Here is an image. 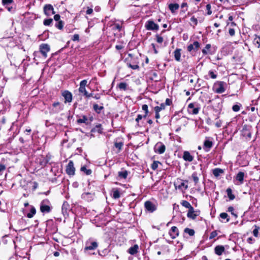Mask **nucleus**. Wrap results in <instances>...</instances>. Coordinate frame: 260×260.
Masks as SVG:
<instances>
[{
    "instance_id": "nucleus-5",
    "label": "nucleus",
    "mask_w": 260,
    "mask_h": 260,
    "mask_svg": "<svg viewBox=\"0 0 260 260\" xmlns=\"http://www.w3.org/2000/svg\"><path fill=\"white\" fill-rule=\"evenodd\" d=\"M188 109L189 113L196 115L199 113L200 108L195 103H190L188 106Z\"/></svg>"
},
{
    "instance_id": "nucleus-36",
    "label": "nucleus",
    "mask_w": 260,
    "mask_h": 260,
    "mask_svg": "<svg viewBox=\"0 0 260 260\" xmlns=\"http://www.w3.org/2000/svg\"><path fill=\"white\" fill-rule=\"evenodd\" d=\"M2 4L5 7H7L13 3V0H2Z\"/></svg>"
},
{
    "instance_id": "nucleus-39",
    "label": "nucleus",
    "mask_w": 260,
    "mask_h": 260,
    "mask_svg": "<svg viewBox=\"0 0 260 260\" xmlns=\"http://www.w3.org/2000/svg\"><path fill=\"white\" fill-rule=\"evenodd\" d=\"M159 162L158 161H154L151 165V168L153 170H155L158 168V165Z\"/></svg>"
},
{
    "instance_id": "nucleus-17",
    "label": "nucleus",
    "mask_w": 260,
    "mask_h": 260,
    "mask_svg": "<svg viewBox=\"0 0 260 260\" xmlns=\"http://www.w3.org/2000/svg\"><path fill=\"white\" fill-rule=\"evenodd\" d=\"M224 82L219 81L217 83L216 85L218 87L216 89L215 91L218 93H222L224 92L225 89L224 88Z\"/></svg>"
},
{
    "instance_id": "nucleus-7",
    "label": "nucleus",
    "mask_w": 260,
    "mask_h": 260,
    "mask_svg": "<svg viewBox=\"0 0 260 260\" xmlns=\"http://www.w3.org/2000/svg\"><path fill=\"white\" fill-rule=\"evenodd\" d=\"M49 203V201L47 200H43L40 205V210L43 213H48L50 211L51 209L49 205L46 204Z\"/></svg>"
},
{
    "instance_id": "nucleus-40",
    "label": "nucleus",
    "mask_w": 260,
    "mask_h": 260,
    "mask_svg": "<svg viewBox=\"0 0 260 260\" xmlns=\"http://www.w3.org/2000/svg\"><path fill=\"white\" fill-rule=\"evenodd\" d=\"M211 48V45L208 44L206 45L204 49L202 50V53L204 54H207L208 53L207 50H209Z\"/></svg>"
},
{
    "instance_id": "nucleus-4",
    "label": "nucleus",
    "mask_w": 260,
    "mask_h": 260,
    "mask_svg": "<svg viewBox=\"0 0 260 260\" xmlns=\"http://www.w3.org/2000/svg\"><path fill=\"white\" fill-rule=\"evenodd\" d=\"M66 171L67 174L70 176L75 175V168L74 166V162L72 160H70L67 166Z\"/></svg>"
},
{
    "instance_id": "nucleus-26",
    "label": "nucleus",
    "mask_w": 260,
    "mask_h": 260,
    "mask_svg": "<svg viewBox=\"0 0 260 260\" xmlns=\"http://www.w3.org/2000/svg\"><path fill=\"white\" fill-rule=\"evenodd\" d=\"M127 175L128 172L126 170L119 171L118 173V177L123 179H126L127 178Z\"/></svg>"
},
{
    "instance_id": "nucleus-32",
    "label": "nucleus",
    "mask_w": 260,
    "mask_h": 260,
    "mask_svg": "<svg viewBox=\"0 0 260 260\" xmlns=\"http://www.w3.org/2000/svg\"><path fill=\"white\" fill-rule=\"evenodd\" d=\"M165 105L164 103L160 104V106H156L154 107L155 112H159L160 111L165 109Z\"/></svg>"
},
{
    "instance_id": "nucleus-35",
    "label": "nucleus",
    "mask_w": 260,
    "mask_h": 260,
    "mask_svg": "<svg viewBox=\"0 0 260 260\" xmlns=\"http://www.w3.org/2000/svg\"><path fill=\"white\" fill-rule=\"evenodd\" d=\"M102 128L101 127V125L99 124L95 126V127L92 129V132H97L101 134L102 133Z\"/></svg>"
},
{
    "instance_id": "nucleus-11",
    "label": "nucleus",
    "mask_w": 260,
    "mask_h": 260,
    "mask_svg": "<svg viewBox=\"0 0 260 260\" xmlns=\"http://www.w3.org/2000/svg\"><path fill=\"white\" fill-rule=\"evenodd\" d=\"M242 134L244 137L247 138L250 140L251 138V133L250 127L246 125H244L242 128Z\"/></svg>"
},
{
    "instance_id": "nucleus-53",
    "label": "nucleus",
    "mask_w": 260,
    "mask_h": 260,
    "mask_svg": "<svg viewBox=\"0 0 260 260\" xmlns=\"http://www.w3.org/2000/svg\"><path fill=\"white\" fill-rule=\"evenodd\" d=\"M142 109L143 110L145 111L146 114H148V106L146 104L143 105L142 107Z\"/></svg>"
},
{
    "instance_id": "nucleus-58",
    "label": "nucleus",
    "mask_w": 260,
    "mask_h": 260,
    "mask_svg": "<svg viewBox=\"0 0 260 260\" xmlns=\"http://www.w3.org/2000/svg\"><path fill=\"white\" fill-rule=\"evenodd\" d=\"M72 40L73 41H78L79 40V36L78 34H75L73 35Z\"/></svg>"
},
{
    "instance_id": "nucleus-46",
    "label": "nucleus",
    "mask_w": 260,
    "mask_h": 260,
    "mask_svg": "<svg viewBox=\"0 0 260 260\" xmlns=\"http://www.w3.org/2000/svg\"><path fill=\"white\" fill-rule=\"evenodd\" d=\"M209 75L212 79H216L217 78V74L213 71H210Z\"/></svg>"
},
{
    "instance_id": "nucleus-47",
    "label": "nucleus",
    "mask_w": 260,
    "mask_h": 260,
    "mask_svg": "<svg viewBox=\"0 0 260 260\" xmlns=\"http://www.w3.org/2000/svg\"><path fill=\"white\" fill-rule=\"evenodd\" d=\"M121 26L119 24H114L112 26V29L113 30H118L120 31L121 30Z\"/></svg>"
},
{
    "instance_id": "nucleus-27",
    "label": "nucleus",
    "mask_w": 260,
    "mask_h": 260,
    "mask_svg": "<svg viewBox=\"0 0 260 260\" xmlns=\"http://www.w3.org/2000/svg\"><path fill=\"white\" fill-rule=\"evenodd\" d=\"M36 210L35 208L31 206L30 212L27 214L26 216L29 218H32L33 216L36 214Z\"/></svg>"
},
{
    "instance_id": "nucleus-6",
    "label": "nucleus",
    "mask_w": 260,
    "mask_h": 260,
    "mask_svg": "<svg viewBox=\"0 0 260 260\" xmlns=\"http://www.w3.org/2000/svg\"><path fill=\"white\" fill-rule=\"evenodd\" d=\"M87 85V80H83L80 83V86L79 88V92L82 93L84 96L87 95V91L86 89V86Z\"/></svg>"
},
{
    "instance_id": "nucleus-28",
    "label": "nucleus",
    "mask_w": 260,
    "mask_h": 260,
    "mask_svg": "<svg viewBox=\"0 0 260 260\" xmlns=\"http://www.w3.org/2000/svg\"><path fill=\"white\" fill-rule=\"evenodd\" d=\"M191 178H192L193 181L194 182L195 185H196L199 182V181L198 173L196 172H193L191 175Z\"/></svg>"
},
{
    "instance_id": "nucleus-21",
    "label": "nucleus",
    "mask_w": 260,
    "mask_h": 260,
    "mask_svg": "<svg viewBox=\"0 0 260 260\" xmlns=\"http://www.w3.org/2000/svg\"><path fill=\"white\" fill-rule=\"evenodd\" d=\"M139 246L138 245L135 244L133 246L131 247L128 250V252L134 255L138 252Z\"/></svg>"
},
{
    "instance_id": "nucleus-61",
    "label": "nucleus",
    "mask_w": 260,
    "mask_h": 260,
    "mask_svg": "<svg viewBox=\"0 0 260 260\" xmlns=\"http://www.w3.org/2000/svg\"><path fill=\"white\" fill-rule=\"evenodd\" d=\"M6 167L4 165L1 164H0V173L2 171H4L6 169Z\"/></svg>"
},
{
    "instance_id": "nucleus-43",
    "label": "nucleus",
    "mask_w": 260,
    "mask_h": 260,
    "mask_svg": "<svg viewBox=\"0 0 260 260\" xmlns=\"http://www.w3.org/2000/svg\"><path fill=\"white\" fill-rule=\"evenodd\" d=\"M123 145V144L122 142H115L114 144L115 147L118 148L119 150L121 149Z\"/></svg>"
},
{
    "instance_id": "nucleus-41",
    "label": "nucleus",
    "mask_w": 260,
    "mask_h": 260,
    "mask_svg": "<svg viewBox=\"0 0 260 260\" xmlns=\"http://www.w3.org/2000/svg\"><path fill=\"white\" fill-rule=\"evenodd\" d=\"M56 27L59 29H62L63 26V23L62 21H59V22L56 24Z\"/></svg>"
},
{
    "instance_id": "nucleus-31",
    "label": "nucleus",
    "mask_w": 260,
    "mask_h": 260,
    "mask_svg": "<svg viewBox=\"0 0 260 260\" xmlns=\"http://www.w3.org/2000/svg\"><path fill=\"white\" fill-rule=\"evenodd\" d=\"M181 204L184 207L188 208V210L190 209L191 208H192L193 207L191 206L190 204L186 201H182L181 203Z\"/></svg>"
},
{
    "instance_id": "nucleus-56",
    "label": "nucleus",
    "mask_w": 260,
    "mask_h": 260,
    "mask_svg": "<svg viewBox=\"0 0 260 260\" xmlns=\"http://www.w3.org/2000/svg\"><path fill=\"white\" fill-rule=\"evenodd\" d=\"M127 66L129 68H130L133 70H136V69H139V66L137 64L132 65L131 63H128V64H127Z\"/></svg>"
},
{
    "instance_id": "nucleus-62",
    "label": "nucleus",
    "mask_w": 260,
    "mask_h": 260,
    "mask_svg": "<svg viewBox=\"0 0 260 260\" xmlns=\"http://www.w3.org/2000/svg\"><path fill=\"white\" fill-rule=\"evenodd\" d=\"M7 9V10L9 11V12H13L14 11V9L13 7H10L9 6H8L7 7H5Z\"/></svg>"
},
{
    "instance_id": "nucleus-37",
    "label": "nucleus",
    "mask_w": 260,
    "mask_h": 260,
    "mask_svg": "<svg viewBox=\"0 0 260 260\" xmlns=\"http://www.w3.org/2000/svg\"><path fill=\"white\" fill-rule=\"evenodd\" d=\"M119 89L125 90L127 88V84L124 82L120 83L118 85Z\"/></svg>"
},
{
    "instance_id": "nucleus-57",
    "label": "nucleus",
    "mask_w": 260,
    "mask_h": 260,
    "mask_svg": "<svg viewBox=\"0 0 260 260\" xmlns=\"http://www.w3.org/2000/svg\"><path fill=\"white\" fill-rule=\"evenodd\" d=\"M255 44L257 45V48L260 47V37H257L254 39Z\"/></svg>"
},
{
    "instance_id": "nucleus-19",
    "label": "nucleus",
    "mask_w": 260,
    "mask_h": 260,
    "mask_svg": "<svg viewBox=\"0 0 260 260\" xmlns=\"http://www.w3.org/2000/svg\"><path fill=\"white\" fill-rule=\"evenodd\" d=\"M215 253L218 255H221L222 253L224 251L225 248L224 246L218 245L214 248Z\"/></svg>"
},
{
    "instance_id": "nucleus-48",
    "label": "nucleus",
    "mask_w": 260,
    "mask_h": 260,
    "mask_svg": "<svg viewBox=\"0 0 260 260\" xmlns=\"http://www.w3.org/2000/svg\"><path fill=\"white\" fill-rule=\"evenodd\" d=\"M156 40L157 43H162L164 41V39L162 37L159 36L158 35H156Z\"/></svg>"
},
{
    "instance_id": "nucleus-59",
    "label": "nucleus",
    "mask_w": 260,
    "mask_h": 260,
    "mask_svg": "<svg viewBox=\"0 0 260 260\" xmlns=\"http://www.w3.org/2000/svg\"><path fill=\"white\" fill-rule=\"evenodd\" d=\"M229 33L231 36H234L235 34V29L234 28H230L229 30Z\"/></svg>"
},
{
    "instance_id": "nucleus-1",
    "label": "nucleus",
    "mask_w": 260,
    "mask_h": 260,
    "mask_svg": "<svg viewBox=\"0 0 260 260\" xmlns=\"http://www.w3.org/2000/svg\"><path fill=\"white\" fill-rule=\"evenodd\" d=\"M146 210L150 213H152L156 210V206L150 201H147L144 203Z\"/></svg>"
},
{
    "instance_id": "nucleus-16",
    "label": "nucleus",
    "mask_w": 260,
    "mask_h": 260,
    "mask_svg": "<svg viewBox=\"0 0 260 260\" xmlns=\"http://www.w3.org/2000/svg\"><path fill=\"white\" fill-rule=\"evenodd\" d=\"M200 44L198 41H195L187 46V51L191 52L192 50L197 51L200 48Z\"/></svg>"
},
{
    "instance_id": "nucleus-55",
    "label": "nucleus",
    "mask_w": 260,
    "mask_h": 260,
    "mask_svg": "<svg viewBox=\"0 0 260 260\" xmlns=\"http://www.w3.org/2000/svg\"><path fill=\"white\" fill-rule=\"evenodd\" d=\"M190 21L192 22V23L194 24V25H197L198 24V19L194 16H192L190 18ZM193 27H194V26H193Z\"/></svg>"
},
{
    "instance_id": "nucleus-60",
    "label": "nucleus",
    "mask_w": 260,
    "mask_h": 260,
    "mask_svg": "<svg viewBox=\"0 0 260 260\" xmlns=\"http://www.w3.org/2000/svg\"><path fill=\"white\" fill-rule=\"evenodd\" d=\"M172 104V101L169 99H167L166 100V102H165V106L166 105H168V106H170L171 104Z\"/></svg>"
},
{
    "instance_id": "nucleus-34",
    "label": "nucleus",
    "mask_w": 260,
    "mask_h": 260,
    "mask_svg": "<svg viewBox=\"0 0 260 260\" xmlns=\"http://www.w3.org/2000/svg\"><path fill=\"white\" fill-rule=\"evenodd\" d=\"M81 171L84 172L87 175H90L92 173V171L90 169H87L85 166L82 167L81 168Z\"/></svg>"
},
{
    "instance_id": "nucleus-30",
    "label": "nucleus",
    "mask_w": 260,
    "mask_h": 260,
    "mask_svg": "<svg viewBox=\"0 0 260 260\" xmlns=\"http://www.w3.org/2000/svg\"><path fill=\"white\" fill-rule=\"evenodd\" d=\"M226 192L230 200H233L235 198V196L232 193V190L230 188L226 189Z\"/></svg>"
},
{
    "instance_id": "nucleus-18",
    "label": "nucleus",
    "mask_w": 260,
    "mask_h": 260,
    "mask_svg": "<svg viewBox=\"0 0 260 260\" xmlns=\"http://www.w3.org/2000/svg\"><path fill=\"white\" fill-rule=\"evenodd\" d=\"M183 158L185 161H192L193 157L188 151H184L183 155Z\"/></svg>"
},
{
    "instance_id": "nucleus-12",
    "label": "nucleus",
    "mask_w": 260,
    "mask_h": 260,
    "mask_svg": "<svg viewBox=\"0 0 260 260\" xmlns=\"http://www.w3.org/2000/svg\"><path fill=\"white\" fill-rule=\"evenodd\" d=\"M98 243L96 242L93 241L90 242L89 241H87L86 242V246L85 247V250H90L95 249L98 247Z\"/></svg>"
},
{
    "instance_id": "nucleus-42",
    "label": "nucleus",
    "mask_w": 260,
    "mask_h": 260,
    "mask_svg": "<svg viewBox=\"0 0 260 260\" xmlns=\"http://www.w3.org/2000/svg\"><path fill=\"white\" fill-rule=\"evenodd\" d=\"M113 197L114 199H118L120 197V192L118 190L113 191Z\"/></svg>"
},
{
    "instance_id": "nucleus-22",
    "label": "nucleus",
    "mask_w": 260,
    "mask_h": 260,
    "mask_svg": "<svg viewBox=\"0 0 260 260\" xmlns=\"http://www.w3.org/2000/svg\"><path fill=\"white\" fill-rule=\"evenodd\" d=\"M244 175V172H239L236 175V179L240 182V184L243 183Z\"/></svg>"
},
{
    "instance_id": "nucleus-54",
    "label": "nucleus",
    "mask_w": 260,
    "mask_h": 260,
    "mask_svg": "<svg viewBox=\"0 0 260 260\" xmlns=\"http://www.w3.org/2000/svg\"><path fill=\"white\" fill-rule=\"evenodd\" d=\"M240 108V107L239 105H234L232 107V109L235 112H238L239 111Z\"/></svg>"
},
{
    "instance_id": "nucleus-20",
    "label": "nucleus",
    "mask_w": 260,
    "mask_h": 260,
    "mask_svg": "<svg viewBox=\"0 0 260 260\" xmlns=\"http://www.w3.org/2000/svg\"><path fill=\"white\" fill-rule=\"evenodd\" d=\"M181 49L177 48L174 52V55L175 60L177 61H180L181 60Z\"/></svg>"
},
{
    "instance_id": "nucleus-25",
    "label": "nucleus",
    "mask_w": 260,
    "mask_h": 260,
    "mask_svg": "<svg viewBox=\"0 0 260 260\" xmlns=\"http://www.w3.org/2000/svg\"><path fill=\"white\" fill-rule=\"evenodd\" d=\"M223 170L220 168H216L213 170V174L216 177H218L220 174H223Z\"/></svg>"
},
{
    "instance_id": "nucleus-52",
    "label": "nucleus",
    "mask_w": 260,
    "mask_h": 260,
    "mask_svg": "<svg viewBox=\"0 0 260 260\" xmlns=\"http://www.w3.org/2000/svg\"><path fill=\"white\" fill-rule=\"evenodd\" d=\"M228 211L231 212L232 214L235 217H237V215L236 214L234 213V209L233 207L230 206L228 208Z\"/></svg>"
},
{
    "instance_id": "nucleus-9",
    "label": "nucleus",
    "mask_w": 260,
    "mask_h": 260,
    "mask_svg": "<svg viewBox=\"0 0 260 260\" xmlns=\"http://www.w3.org/2000/svg\"><path fill=\"white\" fill-rule=\"evenodd\" d=\"M63 110V105L59 102H56L52 104V108L51 109L53 113H58Z\"/></svg>"
},
{
    "instance_id": "nucleus-50",
    "label": "nucleus",
    "mask_w": 260,
    "mask_h": 260,
    "mask_svg": "<svg viewBox=\"0 0 260 260\" xmlns=\"http://www.w3.org/2000/svg\"><path fill=\"white\" fill-rule=\"evenodd\" d=\"M255 229L253 231V234L255 237L258 236V230L259 228L256 225H255Z\"/></svg>"
},
{
    "instance_id": "nucleus-63",
    "label": "nucleus",
    "mask_w": 260,
    "mask_h": 260,
    "mask_svg": "<svg viewBox=\"0 0 260 260\" xmlns=\"http://www.w3.org/2000/svg\"><path fill=\"white\" fill-rule=\"evenodd\" d=\"M143 118V116L142 115H138L137 116V118L136 119V121L138 123L139 120H141Z\"/></svg>"
},
{
    "instance_id": "nucleus-23",
    "label": "nucleus",
    "mask_w": 260,
    "mask_h": 260,
    "mask_svg": "<svg viewBox=\"0 0 260 260\" xmlns=\"http://www.w3.org/2000/svg\"><path fill=\"white\" fill-rule=\"evenodd\" d=\"M187 216L188 218H191L192 219H194L196 218L197 215L194 214L193 208L188 210Z\"/></svg>"
},
{
    "instance_id": "nucleus-14",
    "label": "nucleus",
    "mask_w": 260,
    "mask_h": 260,
    "mask_svg": "<svg viewBox=\"0 0 260 260\" xmlns=\"http://www.w3.org/2000/svg\"><path fill=\"white\" fill-rule=\"evenodd\" d=\"M169 235L172 239L176 238L179 235V231L176 226H173L169 231Z\"/></svg>"
},
{
    "instance_id": "nucleus-8",
    "label": "nucleus",
    "mask_w": 260,
    "mask_h": 260,
    "mask_svg": "<svg viewBox=\"0 0 260 260\" xmlns=\"http://www.w3.org/2000/svg\"><path fill=\"white\" fill-rule=\"evenodd\" d=\"M40 51L42 55L45 57H47V53L50 51V48L49 45L47 44H42L40 46Z\"/></svg>"
},
{
    "instance_id": "nucleus-49",
    "label": "nucleus",
    "mask_w": 260,
    "mask_h": 260,
    "mask_svg": "<svg viewBox=\"0 0 260 260\" xmlns=\"http://www.w3.org/2000/svg\"><path fill=\"white\" fill-rule=\"evenodd\" d=\"M211 9V6L210 4H208L206 5V9L207 10V14L208 15H210L212 13Z\"/></svg>"
},
{
    "instance_id": "nucleus-10",
    "label": "nucleus",
    "mask_w": 260,
    "mask_h": 260,
    "mask_svg": "<svg viewBox=\"0 0 260 260\" xmlns=\"http://www.w3.org/2000/svg\"><path fill=\"white\" fill-rule=\"evenodd\" d=\"M62 95L64 98V103H71L73 100V95L71 92L68 90H65L62 92Z\"/></svg>"
},
{
    "instance_id": "nucleus-29",
    "label": "nucleus",
    "mask_w": 260,
    "mask_h": 260,
    "mask_svg": "<svg viewBox=\"0 0 260 260\" xmlns=\"http://www.w3.org/2000/svg\"><path fill=\"white\" fill-rule=\"evenodd\" d=\"M93 108L97 113H100L101 110H102L104 109V107L99 106L98 104H95L93 106Z\"/></svg>"
},
{
    "instance_id": "nucleus-24",
    "label": "nucleus",
    "mask_w": 260,
    "mask_h": 260,
    "mask_svg": "<svg viewBox=\"0 0 260 260\" xmlns=\"http://www.w3.org/2000/svg\"><path fill=\"white\" fill-rule=\"evenodd\" d=\"M179 8V6L178 4H170L169 5V8L172 13H174Z\"/></svg>"
},
{
    "instance_id": "nucleus-2",
    "label": "nucleus",
    "mask_w": 260,
    "mask_h": 260,
    "mask_svg": "<svg viewBox=\"0 0 260 260\" xmlns=\"http://www.w3.org/2000/svg\"><path fill=\"white\" fill-rule=\"evenodd\" d=\"M145 27L147 30H157L159 29L158 24L155 23L152 20H148L145 24Z\"/></svg>"
},
{
    "instance_id": "nucleus-13",
    "label": "nucleus",
    "mask_w": 260,
    "mask_h": 260,
    "mask_svg": "<svg viewBox=\"0 0 260 260\" xmlns=\"http://www.w3.org/2000/svg\"><path fill=\"white\" fill-rule=\"evenodd\" d=\"M213 146V142L209 139H206L204 142L203 149L205 152H208Z\"/></svg>"
},
{
    "instance_id": "nucleus-38",
    "label": "nucleus",
    "mask_w": 260,
    "mask_h": 260,
    "mask_svg": "<svg viewBox=\"0 0 260 260\" xmlns=\"http://www.w3.org/2000/svg\"><path fill=\"white\" fill-rule=\"evenodd\" d=\"M53 22V19L52 18L45 19L43 22V24L44 25L48 26L50 25Z\"/></svg>"
},
{
    "instance_id": "nucleus-45",
    "label": "nucleus",
    "mask_w": 260,
    "mask_h": 260,
    "mask_svg": "<svg viewBox=\"0 0 260 260\" xmlns=\"http://www.w3.org/2000/svg\"><path fill=\"white\" fill-rule=\"evenodd\" d=\"M220 217L222 218V219H226V221L228 222L230 220V219L228 218V215L227 213H221L220 214Z\"/></svg>"
},
{
    "instance_id": "nucleus-44",
    "label": "nucleus",
    "mask_w": 260,
    "mask_h": 260,
    "mask_svg": "<svg viewBox=\"0 0 260 260\" xmlns=\"http://www.w3.org/2000/svg\"><path fill=\"white\" fill-rule=\"evenodd\" d=\"M88 119L85 116H83L82 118L79 119L78 120V123H86Z\"/></svg>"
},
{
    "instance_id": "nucleus-51",
    "label": "nucleus",
    "mask_w": 260,
    "mask_h": 260,
    "mask_svg": "<svg viewBox=\"0 0 260 260\" xmlns=\"http://www.w3.org/2000/svg\"><path fill=\"white\" fill-rule=\"evenodd\" d=\"M217 232L216 231H213L210 235L209 239H212L215 238L217 235Z\"/></svg>"
},
{
    "instance_id": "nucleus-64",
    "label": "nucleus",
    "mask_w": 260,
    "mask_h": 260,
    "mask_svg": "<svg viewBox=\"0 0 260 260\" xmlns=\"http://www.w3.org/2000/svg\"><path fill=\"white\" fill-rule=\"evenodd\" d=\"M60 16L59 14H56L54 16V19L55 21H59L60 19Z\"/></svg>"
},
{
    "instance_id": "nucleus-3",
    "label": "nucleus",
    "mask_w": 260,
    "mask_h": 260,
    "mask_svg": "<svg viewBox=\"0 0 260 260\" xmlns=\"http://www.w3.org/2000/svg\"><path fill=\"white\" fill-rule=\"evenodd\" d=\"M43 10L44 14L47 16H49L55 13V12L54 11V8L51 4L45 5L44 6Z\"/></svg>"
},
{
    "instance_id": "nucleus-15",
    "label": "nucleus",
    "mask_w": 260,
    "mask_h": 260,
    "mask_svg": "<svg viewBox=\"0 0 260 260\" xmlns=\"http://www.w3.org/2000/svg\"><path fill=\"white\" fill-rule=\"evenodd\" d=\"M155 152L159 154H162L166 150V146L161 143H157L155 146Z\"/></svg>"
},
{
    "instance_id": "nucleus-33",
    "label": "nucleus",
    "mask_w": 260,
    "mask_h": 260,
    "mask_svg": "<svg viewBox=\"0 0 260 260\" xmlns=\"http://www.w3.org/2000/svg\"><path fill=\"white\" fill-rule=\"evenodd\" d=\"M184 231L185 233L188 234L190 236H192L194 235V231L193 229L187 228L184 229Z\"/></svg>"
}]
</instances>
